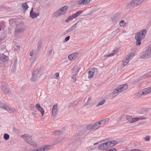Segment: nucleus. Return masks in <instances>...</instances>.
I'll return each instance as SVG.
<instances>
[{
  "label": "nucleus",
  "instance_id": "17",
  "mask_svg": "<svg viewBox=\"0 0 151 151\" xmlns=\"http://www.w3.org/2000/svg\"><path fill=\"white\" fill-rule=\"evenodd\" d=\"M77 24V22L75 23L73 26H72L70 28L68 29L67 30H66L65 32V34H67L68 32H69L74 29H75L77 27L76 25Z\"/></svg>",
  "mask_w": 151,
  "mask_h": 151
},
{
  "label": "nucleus",
  "instance_id": "31",
  "mask_svg": "<svg viewBox=\"0 0 151 151\" xmlns=\"http://www.w3.org/2000/svg\"><path fill=\"white\" fill-rule=\"evenodd\" d=\"M75 101H73L71 103H70L69 104V108H70L71 107H74V106H76L78 104L79 102H78L77 103H75Z\"/></svg>",
  "mask_w": 151,
  "mask_h": 151
},
{
  "label": "nucleus",
  "instance_id": "24",
  "mask_svg": "<svg viewBox=\"0 0 151 151\" xmlns=\"http://www.w3.org/2000/svg\"><path fill=\"white\" fill-rule=\"evenodd\" d=\"M148 111V109L146 108H143L141 109L139 113V114H144Z\"/></svg>",
  "mask_w": 151,
  "mask_h": 151
},
{
  "label": "nucleus",
  "instance_id": "34",
  "mask_svg": "<svg viewBox=\"0 0 151 151\" xmlns=\"http://www.w3.org/2000/svg\"><path fill=\"white\" fill-rule=\"evenodd\" d=\"M103 147L102 148L103 150H107L109 148L108 146V143L107 142H106L103 143Z\"/></svg>",
  "mask_w": 151,
  "mask_h": 151
},
{
  "label": "nucleus",
  "instance_id": "61",
  "mask_svg": "<svg viewBox=\"0 0 151 151\" xmlns=\"http://www.w3.org/2000/svg\"><path fill=\"white\" fill-rule=\"evenodd\" d=\"M8 95L9 96H11L12 95V92H10V91L9 92H8Z\"/></svg>",
  "mask_w": 151,
  "mask_h": 151
},
{
  "label": "nucleus",
  "instance_id": "2",
  "mask_svg": "<svg viewBox=\"0 0 151 151\" xmlns=\"http://www.w3.org/2000/svg\"><path fill=\"white\" fill-rule=\"evenodd\" d=\"M22 137H23L24 140L28 144L33 147H36L37 146V142L32 140L31 136L28 135L27 134L22 135Z\"/></svg>",
  "mask_w": 151,
  "mask_h": 151
},
{
  "label": "nucleus",
  "instance_id": "6",
  "mask_svg": "<svg viewBox=\"0 0 151 151\" xmlns=\"http://www.w3.org/2000/svg\"><path fill=\"white\" fill-rule=\"evenodd\" d=\"M83 132L82 131V128L80 129L79 130H78L76 132V134L74 137L73 139L76 142H79L82 138H81V137L83 136Z\"/></svg>",
  "mask_w": 151,
  "mask_h": 151
},
{
  "label": "nucleus",
  "instance_id": "64",
  "mask_svg": "<svg viewBox=\"0 0 151 151\" xmlns=\"http://www.w3.org/2000/svg\"><path fill=\"white\" fill-rule=\"evenodd\" d=\"M147 119L146 117H139V120H145Z\"/></svg>",
  "mask_w": 151,
  "mask_h": 151
},
{
  "label": "nucleus",
  "instance_id": "13",
  "mask_svg": "<svg viewBox=\"0 0 151 151\" xmlns=\"http://www.w3.org/2000/svg\"><path fill=\"white\" fill-rule=\"evenodd\" d=\"M35 107L36 109L41 112L42 116H43L44 114L45 111L44 109L41 106L40 104H36L35 106Z\"/></svg>",
  "mask_w": 151,
  "mask_h": 151
},
{
  "label": "nucleus",
  "instance_id": "9",
  "mask_svg": "<svg viewBox=\"0 0 151 151\" xmlns=\"http://www.w3.org/2000/svg\"><path fill=\"white\" fill-rule=\"evenodd\" d=\"M95 72L96 73H98V71L97 68H91L90 70L88 72V78H90L93 77Z\"/></svg>",
  "mask_w": 151,
  "mask_h": 151
},
{
  "label": "nucleus",
  "instance_id": "63",
  "mask_svg": "<svg viewBox=\"0 0 151 151\" xmlns=\"http://www.w3.org/2000/svg\"><path fill=\"white\" fill-rule=\"evenodd\" d=\"M55 76L57 78L59 77V73H56L55 74Z\"/></svg>",
  "mask_w": 151,
  "mask_h": 151
},
{
  "label": "nucleus",
  "instance_id": "25",
  "mask_svg": "<svg viewBox=\"0 0 151 151\" xmlns=\"http://www.w3.org/2000/svg\"><path fill=\"white\" fill-rule=\"evenodd\" d=\"M64 138H63L62 139L60 140L58 139V140L53 142L51 143V144L52 146L56 145L62 142L64 140Z\"/></svg>",
  "mask_w": 151,
  "mask_h": 151
},
{
  "label": "nucleus",
  "instance_id": "44",
  "mask_svg": "<svg viewBox=\"0 0 151 151\" xmlns=\"http://www.w3.org/2000/svg\"><path fill=\"white\" fill-rule=\"evenodd\" d=\"M76 74L75 75H73L72 76V78L73 79V81L75 82H76Z\"/></svg>",
  "mask_w": 151,
  "mask_h": 151
},
{
  "label": "nucleus",
  "instance_id": "14",
  "mask_svg": "<svg viewBox=\"0 0 151 151\" xmlns=\"http://www.w3.org/2000/svg\"><path fill=\"white\" fill-rule=\"evenodd\" d=\"M39 14V13H35V12H33V8L31 9L30 11V16L32 19H34L37 17Z\"/></svg>",
  "mask_w": 151,
  "mask_h": 151
},
{
  "label": "nucleus",
  "instance_id": "46",
  "mask_svg": "<svg viewBox=\"0 0 151 151\" xmlns=\"http://www.w3.org/2000/svg\"><path fill=\"white\" fill-rule=\"evenodd\" d=\"M139 120V117H136L134 118H133V121H132V122H133V123Z\"/></svg>",
  "mask_w": 151,
  "mask_h": 151
},
{
  "label": "nucleus",
  "instance_id": "47",
  "mask_svg": "<svg viewBox=\"0 0 151 151\" xmlns=\"http://www.w3.org/2000/svg\"><path fill=\"white\" fill-rule=\"evenodd\" d=\"M145 140L146 141H149L150 140V137L149 136H147L145 137Z\"/></svg>",
  "mask_w": 151,
  "mask_h": 151
},
{
  "label": "nucleus",
  "instance_id": "62",
  "mask_svg": "<svg viewBox=\"0 0 151 151\" xmlns=\"http://www.w3.org/2000/svg\"><path fill=\"white\" fill-rule=\"evenodd\" d=\"M127 64V63H125V62L124 60H123V63H122V65L123 66H125Z\"/></svg>",
  "mask_w": 151,
  "mask_h": 151
},
{
  "label": "nucleus",
  "instance_id": "19",
  "mask_svg": "<svg viewBox=\"0 0 151 151\" xmlns=\"http://www.w3.org/2000/svg\"><path fill=\"white\" fill-rule=\"evenodd\" d=\"M0 108L3 109L9 112L11 110V109L8 106L2 103L1 101H0Z\"/></svg>",
  "mask_w": 151,
  "mask_h": 151
},
{
  "label": "nucleus",
  "instance_id": "12",
  "mask_svg": "<svg viewBox=\"0 0 151 151\" xmlns=\"http://www.w3.org/2000/svg\"><path fill=\"white\" fill-rule=\"evenodd\" d=\"M23 31V29L22 28L18 27V26L16 25V27L15 31L14 34L15 35H20Z\"/></svg>",
  "mask_w": 151,
  "mask_h": 151
},
{
  "label": "nucleus",
  "instance_id": "29",
  "mask_svg": "<svg viewBox=\"0 0 151 151\" xmlns=\"http://www.w3.org/2000/svg\"><path fill=\"white\" fill-rule=\"evenodd\" d=\"M14 47H15L16 48L14 49V50L18 51V50L20 49V46L19 44L17 42H15L14 45Z\"/></svg>",
  "mask_w": 151,
  "mask_h": 151
},
{
  "label": "nucleus",
  "instance_id": "3",
  "mask_svg": "<svg viewBox=\"0 0 151 151\" xmlns=\"http://www.w3.org/2000/svg\"><path fill=\"white\" fill-rule=\"evenodd\" d=\"M151 57V46H149L145 51H143L140 56L141 59H145Z\"/></svg>",
  "mask_w": 151,
  "mask_h": 151
},
{
  "label": "nucleus",
  "instance_id": "11",
  "mask_svg": "<svg viewBox=\"0 0 151 151\" xmlns=\"http://www.w3.org/2000/svg\"><path fill=\"white\" fill-rule=\"evenodd\" d=\"M8 59V57L5 55L4 54L0 56V65H1V66H2L1 65L2 63H3V62L7 61Z\"/></svg>",
  "mask_w": 151,
  "mask_h": 151
},
{
  "label": "nucleus",
  "instance_id": "51",
  "mask_svg": "<svg viewBox=\"0 0 151 151\" xmlns=\"http://www.w3.org/2000/svg\"><path fill=\"white\" fill-rule=\"evenodd\" d=\"M16 67H15V66H12V69L11 70V71L12 72H14L16 70Z\"/></svg>",
  "mask_w": 151,
  "mask_h": 151
},
{
  "label": "nucleus",
  "instance_id": "32",
  "mask_svg": "<svg viewBox=\"0 0 151 151\" xmlns=\"http://www.w3.org/2000/svg\"><path fill=\"white\" fill-rule=\"evenodd\" d=\"M126 118L129 122L131 123H133L132 122L133 121V118L131 116L127 115L126 116Z\"/></svg>",
  "mask_w": 151,
  "mask_h": 151
},
{
  "label": "nucleus",
  "instance_id": "18",
  "mask_svg": "<svg viewBox=\"0 0 151 151\" xmlns=\"http://www.w3.org/2000/svg\"><path fill=\"white\" fill-rule=\"evenodd\" d=\"M58 111V106L57 105H54L52 106V115L55 116L57 114V112Z\"/></svg>",
  "mask_w": 151,
  "mask_h": 151
},
{
  "label": "nucleus",
  "instance_id": "36",
  "mask_svg": "<svg viewBox=\"0 0 151 151\" xmlns=\"http://www.w3.org/2000/svg\"><path fill=\"white\" fill-rule=\"evenodd\" d=\"M10 136L7 133H5L4 134V138L6 140H7L9 138Z\"/></svg>",
  "mask_w": 151,
  "mask_h": 151
},
{
  "label": "nucleus",
  "instance_id": "7",
  "mask_svg": "<svg viewBox=\"0 0 151 151\" xmlns=\"http://www.w3.org/2000/svg\"><path fill=\"white\" fill-rule=\"evenodd\" d=\"M83 12V11L82 10H80L77 11L74 14L69 16L65 20V22L66 23H68L70 21L72 20L73 19L76 18L80 14H81Z\"/></svg>",
  "mask_w": 151,
  "mask_h": 151
},
{
  "label": "nucleus",
  "instance_id": "8",
  "mask_svg": "<svg viewBox=\"0 0 151 151\" xmlns=\"http://www.w3.org/2000/svg\"><path fill=\"white\" fill-rule=\"evenodd\" d=\"M50 145H46L42 146L37 149H34L31 151H47L50 149Z\"/></svg>",
  "mask_w": 151,
  "mask_h": 151
},
{
  "label": "nucleus",
  "instance_id": "60",
  "mask_svg": "<svg viewBox=\"0 0 151 151\" xmlns=\"http://www.w3.org/2000/svg\"><path fill=\"white\" fill-rule=\"evenodd\" d=\"M33 50H32L29 53L30 56H32L33 55Z\"/></svg>",
  "mask_w": 151,
  "mask_h": 151
},
{
  "label": "nucleus",
  "instance_id": "27",
  "mask_svg": "<svg viewBox=\"0 0 151 151\" xmlns=\"http://www.w3.org/2000/svg\"><path fill=\"white\" fill-rule=\"evenodd\" d=\"M109 120V118H106L100 121V122H99L100 123V125H102V126H103L106 122L108 121Z\"/></svg>",
  "mask_w": 151,
  "mask_h": 151
},
{
  "label": "nucleus",
  "instance_id": "41",
  "mask_svg": "<svg viewBox=\"0 0 151 151\" xmlns=\"http://www.w3.org/2000/svg\"><path fill=\"white\" fill-rule=\"evenodd\" d=\"M134 53L133 52H131L127 56L128 58H129L130 59L132 57H133L134 56Z\"/></svg>",
  "mask_w": 151,
  "mask_h": 151
},
{
  "label": "nucleus",
  "instance_id": "4",
  "mask_svg": "<svg viewBox=\"0 0 151 151\" xmlns=\"http://www.w3.org/2000/svg\"><path fill=\"white\" fill-rule=\"evenodd\" d=\"M128 86V85L127 83H125L119 85L114 90L113 92H112V93L114 94L121 92L123 91H125L127 89Z\"/></svg>",
  "mask_w": 151,
  "mask_h": 151
},
{
  "label": "nucleus",
  "instance_id": "28",
  "mask_svg": "<svg viewBox=\"0 0 151 151\" xmlns=\"http://www.w3.org/2000/svg\"><path fill=\"white\" fill-rule=\"evenodd\" d=\"M42 45V44L41 40H40L38 42L37 49V52H39V50L41 49Z\"/></svg>",
  "mask_w": 151,
  "mask_h": 151
},
{
  "label": "nucleus",
  "instance_id": "23",
  "mask_svg": "<svg viewBox=\"0 0 151 151\" xmlns=\"http://www.w3.org/2000/svg\"><path fill=\"white\" fill-rule=\"evenodd\" d=\"M1 89L5 94H7L10 91V89L9 88L6 87L4 86H2Z\"/></svg>",
  "mask_w": 151,
  "mask_h": 151
},
{
  "label": "nucleus",
  "instance_id": "42",
  "mask_svg": "<svg viewBox=\"0 0 151 151\" xmlns=\"http://www.w3.org/2000/svg\"><path fill=\"white\" fill-rule=\"evenodd\" d=\"M70 36H68L66 37L65 39L63 40V42H67L70 39Z\"/></svg>",
  "mask_w": 151,
  "mask_h": 151
},
{
  "label": "nucleus",
  "instance_id": "38",
  "mask_svg": "<svg viewBox=\"0 0 151 151\" xmlns=\"http://www.w3.org/2000/svg\"><path fill=\"white\" fill-rule=\"evenodd\" d=\"M105 101L106 100H103L102 101L100 102L98 104H97L96 105V106L98 107L100 105H103L105 103Z\"/></svg>",
  "mask_w": 151,
  "mask_h": 151
},
{
  "label": "nucleus",
  "instance_id": "57",
  "mask_svg": "<svg viewBox=\"0 0 151 151\" xmlns=\"http://www.w3.org/2000/svg\"><path fill=\"white\" fill-rule=\"evenodd\" d=\"M129 58H128L127 57H126V59H125V61H124L125 63H128L129 62Z\"/></svg>",
  "mask_w": 151,
  "mask_h": 151
},
{
  "label": "nucleus",
  "instance_id": "20",
  "mask_svg": "<svg viewBox=\"0 0 151 151\" xmlns=\"http://www.w3.org/2000/svg\"><path fill=\"white\" fill-rule=\"evenodd\" d=\"M78 54V53L76 52L70 54L68 56V58L69 60H72L74 58L76 57Z\"/></svg>",
  "mask_w": 151,
  "mask_h": 151
},
{
  "label": "nucleus",
  "instance_id": "59",
  "mask_svg": "<svg viewBox=\"0 0 151 151\" xmlns=\"http://www.w3.org/2000/svg\"><path fill=\"white\" fill-rule=\"evenodd\" d=\"M124 22V21L123 20H121L119 22L120 25V26L123 25H122L123 24Z\"/></svg>",
  "mask_w": 151,
  "mask_h": 151
},
{
  "label": "nucleus",
  "instance_id": "16",
  "mask_svg": "<svg viewBox=\"0 0 151 151\" xmlns=\"http://www.w3.org/2000/svg\"><path fill=\"white\" fill-rule=\"evenodd\" d=\"M150 93H151V86L143 89L142 92V94L144 95Z\"/></svg>",
  "mask_w": 151,
  "mask_h": 151
},
{
  "label": "nucleus",
  "instance_id": "33",
  "mask_svg": "<svg viewBox=\"0 0 151 151\" xmlns=\"http://www.w3.org/2000/svg\"><path fill=\"white\" fill-rule=\"evenodd\" d=\"M22 7L24 9V10H27L29 7L28 5L27 4L26 2L23 3L22 5Z\"/></svg>",
  "mask_w": 151,
  "mask_h": 151
},
{
  "label": "nucleus",
  "instance_id": "1",
  "mask_svg": "<svg viewBox=\"0 0 151 151\" xmlns=\"http://www.w3.org/2000/svg\"><path fill=\"white\" fill-rule=\"evenodd\" d=\"M147 33V29H144L136 33L135 38L136 40V43L137 46H139L141 45V41L145 38Z\"/></svg>",
  "mask_w": 151,
  "mask_h": 151
},
{
  "label": "nucleus",
  "instance_id": "5",
  "mask_svg": "<svg viewBox=\"0 0 151 151\" xmlns=\"http://www.w3.org/2000/svg\"><path fill=\"white\" fill-rule=\"evenodd\" d=\"M41 72V68H40L36 69L32 73V76L30 79V81L31 82L35 81L39 74Z\"/></svg>",
  "mask_w": 151,
  "mask_h": 151
},
{
  "label": "nucleus",
  "instance_id": "21",
  "mask_svg": "<svg viewBox=\"0 0 151 151\" xmlns=\"http://www.w3.org/2000/svg\"><path fill=\"white\" fill-rule=\"evenodd\" d=\"M68 7L67 6H65L60 9V10L61 11V14H64L66 13V11L68 10Z\"/></svg>",
  "mask_w": 151,
  "mask_h": 151
},
{
  "label": "nucleus",
  "instance_id": "22",
  "mask_svg": "<svg viewBox=\"0 0 151 151\" xmlns=\"http://www.w3.org/2000/svg\"><path fill=\"white\" fill-rule=\"evenodd\" d=\"M88 130L86 128H82V131L83 132V136L81 137V138H83L86 135L88 134L89 132H88Z\"/></svg>",
  "mask_w": 151,
  "mask_h": 151
},
{
  "label": "nucleus",
  "instance_id": "49",
  "mask_svg": "<svg viewBox=\"0 0 151 151\" xmlns=\"http://www.w3.org/2000/svg\"><path fill=\"white\" fill-rule=\"evenodd\" d=\"M17 64V59L16 58L14 60V65L12 66H15L16 67Z\"/></svg>",
  "mask_w": 151,
  "mask_h": 151
},
{
  "label": "nucleus",
  "instance_id": "37",
  "mask_svg": "<svg viewBox=\"0 0 151 151\" xmlns=\"http://www.w3.org/2000/svg\"><path fill=\"white\" fill-rule=\"evenodd\" d=\"M107 143H108V146L109 148V147H112L114 146V145H113L112 141H109L108 142H107Z\"/></svg>",
  "mask_w": 151,
  "mask_h": 151
},
{
  "label": "nucleus",
  "instance_id": "40",
  "mask_svg": "<svg viewBox=\"0 0 151 151\" xmlns=\"http://www.w3.org/2000/svg\"><path fill=\"white\" fill-rule=\"evenodd\" d=\"M111 19L113 22H115L117 19L118 18L116 16H112L111 17Z\"/></svg>",
  "mask_w": 151,
  "mask_h": 151
},
{
  "label": "nucleus",
  "instance_id": "43",
  "mask_svg": "<svg viewBox=\"0 0 151 151\" xmlns=\"http://www.w3.org/2000/svg\"><path fill=\"white\" fill-rule=\"evenodd\" d=\"M55 135H60L63 133V132L60 130H57L55 132Z\"/></svg>",
  "mask_w": 151,
  "mask_h": 151
},
{
  "label": "nucleus",
  "instance_id": "54",
  "mask_svg": "<svg viewBox=\"0 0 151 151\" xmlns=\"http://www.w3.org/2000/svg\"><path fill=\"white\" fill-rule=\"evenodd\" d=\"M77 68H78L77 70L75 71V73H76V75H77V74L79 72V70L81 69L80 67L78 66L77 67Z\"/></svg>",
  "mask_w": 151,
  "mask_h": 151
},
{
  "label": "nucleus",
  "instance_id": "53",
  "mask_svg": "<svg viewBox=\"0 0 151 151\" xmlns=\"http://www.w3.org/2000/svg\"><path fill=\"white\" fill-rule=\"evenodd\" d=\"M112 142H113V145H114V146L117 144L118 143V142L116 141L112 140Z\"/></svg>",
  "mask_w": 151,
  "mask_h": 151
},
{
  "label": "nucleus",
  "instance_id": "58",
  "mask_svg": "<svg viewBox=\"0 0 151 151\" xmlns=\"http://www.w3.org/2000/svg\"><path fill=\"white\" fill-rule=\"evenodd\" d=\"M147 28H149L151 26V22H148L147 24Z\"/></svg>",
  "mask_w": 151,
  "mask_h": 151
},
{
  "label": "nucleus",
  "instance_id": "56",
  "mask_svg": "<svg viewBox=\"0 0 151 151\" xmlns=\"http://www.w3.org/2000/svg\"><path fill=\"white\" fill-rule=\"evenodd\" d=\"M52 50H49L47 53V55L49 56L50 55H51L52 54Z\"/></svg>",
  "mask_w": 151,
  "mask_h": 151
},
{
  "label": "nucleus",
  "instance_id": "39",
  "mask_svg": "<svg viewBox=\"0 0 151 151\" xmlns=\"http://www.w3.org/2000/svg\"><path fill=\"white\" fill-rule=\"evenodd\" d=\"M91 97H89L87 101L85 103L83 104V107L85 106H87L89 104V101H91Z\"/></svg>",
  "mask_w": 151,
  "mask_h": 151
},
{
  "label": "nucleus",
  "instance_id": "30",
  "mask_svg": "<svg viewBox=\"0 0 151 151\" xmlns=\"http://www.w3.org/2000/svg\"><path fill=\"white\" fill-rule=\"evenodd\" d=\"M60 12V9L56 11L54 13L55 14V16L56 17H58L59 16L63 15L62 14H61Z\"/></svg>",
  "mask_w": 151,
  "mask_h": 151
},
{
  "label": "nucleus",
  "instance_id": "55",
  "mask_svg": "<svg viewBox=\"0 0 151 151\" xmlns=\"http://www.w3.org/2000/svg\"><path fill=\"white\" fill-rule=\"evenodd\" d=\"M38 57L37 56V55H35L34 56V57L33 59V60L34 62H35L36 60L37 59V58Z\"/></svg>",
  "mask_w": 151,
  "mask_h": 151
},
{
  "label": "nucleus",
  "instance_id": "35",
  "mask_svg": "<svg viewBox=\"0 0 151 151\" xmlns=\"http://www.w3.org/2000/svg\"><path fill=\"white\" fill-rule=\"evenodd\" d=\"M100 125V123L99 122H96L95 124H94L93 125H94V128H95V130L99 128L100 127L99 126Z\"/></svg>",
  "mask_w": 151,
  "mask_h": 151
},
{
  "label": "nucleus",
  "instance_id": "10",
  "mask_svg": "<svg viewBox=\"0 0 151 151\" xmlns=\"http://www.w3.org/2000/svg\"><path fill=\"white\" fill-rule=\"evenodd\" d=\"M143 1V0H132L130 4L132 6H136L141 4Z\"/></svg>",
  "mask_w": 151,
  "mask_h": 151
},
{
  "label": "nucleus",
  "instance_id": "48",
  "mask_svg": "<svg viewBox=\"0 0 151 151\" xmlns=\"http://www.w3.org/2000/svg\"><path fill=\"white\" fill-rule=\"evenodd\" d=\"M103 143L98 146V148L99 150H103L102 148L103 147Z\"/></svg>",
  "mask_w": 151,
  "mask_h": 151
},
{
  "label": "nucleus",
  "instance_id": "45",
  "mask_svg": "<svg viewBox=\"0 0 151 151\" xmlns=\"http://www.w3.org/2000/svg\"><path fill=\"white\" fill-rule=\"evenodd\" d=\"M150 77V76L149 73H146L142 76L143 78H146Z\"/></svg>",
  "mask_w": 151,
  "mask_h": 151
},
{
  "label": "nucleus",
  "instance_id": "15",
  "mask_svg": "<svg viewBox=\"0 0 151 151\" xmlns=\"http://www.w3.org/2000/svg\"><path fill=\"white\" fill-rule=\"evenodd\" d=\"M90 1V0H77V4L81 5H86Z\"/></svg>",
  "mask_w": 151,
  "mask_h": 151
},
{
  "label": "nucleus",
  "instance_id": "52",
  "mask_svg": "<svg viewBox=\"0 0 151 151\" xmlns=\"http://www.w3.org/2000/svg\"><path fill=\"white\" fill-rule=\"evenodd\" d=\"M117 149L115 148H112V149H109L107 150H105L104 151H116Z\"/></svg>",
  "mask_w": 151,
  "mask_h": 151
},
{
  "label": "nucleus",
  "instance_id": "26",
  "mask_svg": "<svg viewBox=\"0 0 151 151\" xmlns=\"http://www.w3.org/2000/svg\"><path fill=\"white\" fill-rule=\"evenodd\" d=\"M86 128L87 129L90 131H92L93 130H95L94 125H91V124H88Z\"/></svg>",
  "mask_w": 151,
  "mask_h": 151
},
{
  "label": "nucleus",
  "instance_id": "50",
  "mask_svg": "<svg viewBox=\"0 0 151 151\" xmlns=\"http://www.w3.org/2000/svg\"><path fill=\"white\" fill-rule=\"evenodd\" d=\"M13 130L16 133H17L19 132L18 130L16 127H13Z\"/></svg>",
  "mask_w": 151,
  "mask_h": 151
}]
</instances>
